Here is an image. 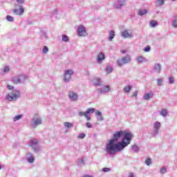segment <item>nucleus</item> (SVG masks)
Instances as JSON below:
<instances>
[{"label":"nucleus","instance_id":"4468645a","mask_svg":"<svg viewBox=\"0 0 177 177\" xmlns=\"http://www.w3.org/2000/svg\"><path fill=\"white\" fill-rule=\"evenodd\" d=\"M26 160L29 164H32L34 161H35V158H34V155H32V153L28 152L26 154Z\"/></svg>","mask_w":177,"mask_h":177},{"label":"nucleus","instance_id":"49530a36","mask_svg":"<svg viewBox=\"0 0 177 177\" xmlns=\"http://www.w3.org/2000/svg\"><path fill=\"white\" fill-rule=\"evenodd\" d=\"M86 127L87 128H92V124H91V122H87L86 123Z\"/></svg>","mask_w":177,"mask_h":177},{"label":"nucleus","instance_id":"39448f33","mask_svg":"<svg viewBox=\"0 0 177 177\" xmlns=\"http://www.w3.org/2000/svg\"><path fill=\"white\" fill-rule=\"evenodd\" d=\"M41 124H42V118H41L38 115H35L30 122V125L33 129H35L37 127Z\"/></svg>","mask_w":177,"mask_h":177},{"label":"nucleus","instance_id":"f704fd0d","mask_svg":"<svg viewBox=\"0 0 177 177\" xmlns=\"http://www.w3.org/2000/svg\"><path fill=\"white\" fill-rule=\"evenodd\" d=\"M23 118V115H18L13 118L14 122H16V121H19V120H21Z\"/></svg>","mask_w":177,"mask_h":177},{"label":"nucleus","instance_id":"864d4df0","mask_svg":"<svg viewBox=\"0 0 177 177\" xmlns=\"http://www.w3.org/2000/svg\"><path fill=\"white\" fill-rule=\"evenodd\" d=\"M54 15H57V10H54Z\"/></svg>","mask_w":177,"mask_h":177},{"label":"nucleus","instance_id":"c03bdc74","mask_svg":"<svg viewBox=\"0 0 177 177\" xmlns=\"http://www.w3.org/2000/svg\"><path fill=\"white\" fill-rule=\"evenodd\" d=\"M111 169L109 167H104L102 168V172H110Z\"/></svg>","mask_w":177,"mask_h":177},{"label":"nucleus","instance_id":"5fc2aeb1","mask_svg":"<svg viewBox=\"0 0 177 177\" xmlns=\"http://www.w3.org/2000/svg\"><path fill=\"white\" fill-rule=\"evenodd\" d=\"M84 177H93L92 176H84Z\"/></svg>","mask_w":177,"mask_h":177},{"label":"nucleus","instance_id":"58836bf2","mask_svg":"<svg viewBox=\"0 0 177 177\" xmlns=\"http://www.w3.org/2000/svg\"><path fill=\"white\" fill-rule=\"evenodd\" d=\"M145 164H146V165H148V167H149V165H151V159L150 158H147L145 160Z\"/></svg>","mask_w":177,"mask_h":177},{"label":"nucleus","instance_id":"c756f323","mask_svg":"<svg viewBox=\"0 0 177 177\" xmlns=\"http://www.w3.org/2000/svg\"><path fill=\"white\" fill-rule=\"evenodd\" d=\"M156 81L158 86H162L164 85V78H158Z\"/></svg>","mask_w":177,"mask_h":177},{"label":"nucleus","instance_id":"2f4dec72","mask_svg":"<svg viewBox=\"0 0 177 177\" xmlns=\"http://www.w3.org/2000/svg\"><path fill=\"white\" fill-rule=\"evenodd\" d=\"M77 165L79 167H84L85 165V162L84 161V158L79 159L77 161Z\"/></svg>","mask_w":177,"mask_h":177},{"label":"nucleus","instance_id":"7c9ffc66","mask_svg":"<svg viewBox=\"0 0 177 177\" xmlns=\"http://www.w3.org/2000/svg\"><path fill=\"white\" fill-rule=\"evenodd\" d=\"M131 150H132V151H133V153H138V151H139V150H140L139 146H138L137 145H132Z\"/></svg>","mask_w":177,"mask_h":177},{"label":"nucleus","instance_id":"c85d7f7f","mask_svg":"<svg viewBox=\"0 0 177 177\" xmlns=\"http://www.w3.org/2000/svg\"><path fill=\"white\" fill-rule=\"evenodd\" d=\"M157 26H158V23L157 22V21L152 20L149 22V26L152 28L157 27Z\"/></svg>","mask_w":177,"mask_h":177},{"label":"nucleus","instance_id":"72a5a7b5","mask_svg":"<svg viewBox=\"0 0 177 177\" xmlns=\"http://www.w3.org/2000/svg\"><path fill=\"white\" fill-rule=\"evenodd\" d=\"M62 41L63 42H68V41H70V38L66 35H62Z\"/></svg>","mask_w":177,"mask_h":177},{"label":"nucleus","instance_id":"dca6fc26","mask_svg":"<svg viewBox=\"0 0 177 177\" xmlns=\"http://www.w3.org/2000/svg\"><path fill=\"white\" fill-rule=\"evenodd\" d=\"M162 68V67L161 66V64H159V63L155 64L153 66V71L156 74H160V73H161Z\"/></svg>","mask_w":177,"mask_h":177},{"label":"nucleus","instance_id":"5701e85b","mask_svg":"<svg viewBox=\"0 0 177 177\" xmlns=\"http://www.w3.org/2000/svg\"><path fill=\"white\" fill-rule=\"evenodd\" d=\"M147 59L143 56L137 57V62L139 64L146 63Z\"/></svg>","mask_w":177,"mask_h":177},{"label":"nucleus","instance_id":"bb28decb","mask_svg":"<svg viewBox=\"0 0 177 177\" xmlns=\"http://www.w3.org/2000/svg\"><path fill=\"white\" fill-rule=\"evenodd\" d=\"M105 71L106 74H111V73H113V66L110 65L106 66Z\"/></svg>","mask_w":177,"mask_h":177},{"label":"nucleus","instance_id":"13d9d810","mask_svg":"<svg viewBox=\"0 0 177 177\" xmlns=\"http://www.w3.org/2000/svg\"><path fill=\"white\" fill-rule=\"evenodd\" d=\"M173 2H175L176 0H171Z\"/></svg>","mask_w":177,"mask_h":177},{"label":"nucleus","instance_id":"cd10ccee","mask_svg":"<svg viewBox=\"0 0 177 177\" xmlns=\"http://www.w3.org/2000/svg\"><path fill=\"white\" fill-rule=\"evenodd\" d=\"M64 127L65 128H67V129H70V128H73V127H74V124L68 122H65L64 123Z\"/></svg>","mask_w":177,"mask_h":177},{"label":"nucleus","instance_id":"e433bc0d","mask_svg":"<svg viewBox=\"0 0 177 177\" xmlns=\"http://www.w3.org/2000/svg\"><path fill=\"white\" fill-rule=\"evenodd\" d=\"M42 52L44 55H46V53H48V52H49V48H48V46H44L43 48Z\"/></svg>","mask_w":177,"mask_h":177},{"label":"nucleus","instance_id":"473e14b6","mask_svg":"<svg viewBox=\"0 0 177 177\" xmlns=\"http://www.w3.org/2000/svg\"><path fill=\"white\" fill-rule=\"evenodd\" d=\"M160 114L162 115V117H167V115H168V111H167V109H162L160 112Z\"/></svg>","mask_w":177,"mask_h":177},{"label":"nucleus","instance_id":"f3484780","mask_svg":"<svg viewBox=\"0 0 177 177\" xmlns=\"http://www.w3.org/2000/svg\"><path fill=\"white\" fill-rule=\"evenodd\" d=\"M10 71V67L9 66H6L3 69L0 71V75H6Z\"/></svg>","mask_w":177,"mask_h":177},{"label":"nucleus","instance_id":"f257e3e1","mask_svg":"<svg viewBox=\"0 0 177 177\" xmlns=\"http://www.w3.org/2000/svg\"><path fill=\"white\" fill-rule=\"evenodd\" d=\"M133 136L132 133L122 131H116L113 138L105 145V151L109 156H114L115 153L122 151L125 147L131 145Z\"/></svg>","mask_w":177,"mask_h":177},{"label":"nucleus","instance_id":"20e7f679","mask_svg":"<svg viewBox=\"0 0 177 177\" xmlns=\"http://www.w3.org/2000/svg\"><path fill=\"white\" fill-rule=\"evenodd\" d=\"M19 97H20V91L18 90H12L10 93L7 95L6 99L10 102H15V100H17Z\"/></svg>","mask_w":177,"mask_h":177},{"label":"nucleus","instance_id":"b1692460","mask_svg":"<svg viewBox=\"0 0 177 177\" xmlns=\"http://www.w3.org/2000/svg\"><path fill=\"white\" fill-rule=\"evenodd\" d=\"M149 13V10L147 9H140L138 10V16H145V15H147Z\"/></svg>","mask_w":177,"mask_h":177},{"label":"nucleus","instance_id":"8fccbe9b","mask_svg":"<svg viewBox=\"0 0 177 177\" xmlns=\"http://www.w3.org/2000/svg\"><path fill=\"white\" fill-rule=\"evenodd\" d=\"M7 88L9 89V91H12V89L14 88L13 86L7 85Z\"/></svg>","mask_w":177,"mask_h":177},{"label":"nucleus","instance_id":"a18cd8bd","mask_svg":"<svg viewBox=\"0 0 177 177\" xmlns=\"http://www.w3.org/2000/svg\"><path fill=\"white\" fill-rule=\"evenodd\" d=\"M150 46H147L145 48H144V51L145 52H150Z\"/></svg>","mask_w":177,"mask_h":177},{"label":"nucleus","instance_id":"f8f14e48","mask_svg":"<svg viewBox=\"0 0 177 177\" xmlns=\"http://www.w3.org/2000/svg\"><path fill=\"white\" fill-rule=\"evenodd\" d=\"M77 32L79 37H86V35H88V33L86 32V29L85 28V26L82 25H80L78 26Z\"/></svg>","mask_w":177,"mask_h":177},{"label":"nucleus","instance_id":"a878e982","mask_svg":"<svg viewBox=\"0 0 177 177\" xmlns=\"http://www.w3.org/2000/svg\"><path fill=\"white\" fill-rule=\"evenodd\" d=\"M114 37H115V33L114 30H110L109 38H108L109 41H113V39H114Z\"/></svg>","mask_w":177,"mask_h":177},{"label":"nucleus","instance_id":"f03ea898","mask_svg":"<svg viewBox=\"0 0 177 177\" xmlns=\"http://www.w3.org/2000/svg\"><path fill=\"white\" fill-rule=\"evenodd\" d=\"M132 62V57L131 55H127L122 58H119L116 63L119 67H122V66H125V64H129Z\"/></svg>","mask_w":177,"mask_h":177},{"label":"nucleus","instance_id":"3c124183","mask_svg":"<svg viewBox=\"0 0 177 177\" xmlns=\"http://www.w3.org/2000/svg\"><path fill=\"white\" fill-rule=\"evenodd\" d=\"M128 177H135V174L133 173H129Z\"/></svg>","mask_w":177,"mask_h":177},{"label":"nucleus","instance_id":"603ef678","mask_svg":"<svg viewBox=\"0 0 177 177\" xmlns=\"http://www.w3.org/2000/svg\"><path fill=\"white\" fill-rule=\"evenodd\" d=\"M136 96H138V91H136L133 93V97H136Z\"/></svg>","mask_w":177,"mask_h":177},{"label":"nucleus","instance_id":"de8ad7c7","mask_svg":"<svg viewBox=\"0 0 177 177\" xmlns=\"http://www.w3.org/2000/svg\"><path fill=\"white\" fill-rule=\"evenodd\" d=\"M95 115H97V117L102 116V112L97 111L95 113Z\"/></svg>","mask_w":177,"mask_h":177},{"label":"nucleus","instance_id":"ddd939ff","mask_svg":"<svg viewBox=\"0 0 177 177\" xmlns=\"http://www.w3.org/2000/svg\"><path fill=\"white\" fill-rule=\"evenodd\" d=\"M110 86L106 85V86H101L100 88H97L96 91L97 92H100V93L103 94V93H107L110 92Z\"/></svg>","mask_w":177,"mask_h":177},{"label":"nucleus","instance_id":"6ab92c4d","mask_svg":"<svg viewBox=\"0 0 177 177\" xmlns=\"http://www.w3.org/2000/svg\"><path fill=\"white\" fill-rule=\"evenodd\" d=\"M154 96V93H153V92H149L148 93H145L143 96V99L144 100H147L149 101L150 100V99H152V97H153Z\"/></svg>","mask_w":177,"mask_h":177},{"label":"nucleus","instance_id":"09e8293b","mask_svg":"<svg viewBox=\"0 0 177 177\" xmlns=\"http://www.w3.org/2000/svg\"><path fill=\"white\" fill-rule=\"evenodd\" d=\"M97 121H103V115L97 116Z\"/></svg>","mask_w":177,"mask_h":177},{"label":"nucleus","instance_id":"c9c22d12","mask_svg":"<svg viewBox=\"0 0 177 177\" xmlns=\"http://www.w3.org/2000/svg\"><path fill=\"white\" fill-rule=\"evenodd\" d=\"M168 82L169 84H175V77L172 76L169 77Z\"/></svg>","mask_w":177,"mask_h":177},{"label":"nucleus","instance_id":"4be33fe9","mask_svg":"<svg viewBox=\"0 0 177 177\" xmlns=\"http://www.w3.org/2000/svg\"><path fill=\"white\" fill-rule=\"evenodd\" d=\"M92 84L94 86H100V78L96 77L92 80Z\"/></svg>","mask_w":177,"mask_h":177},{"label":"nucleus","instance_id":"37998d69","mask_svg":"<svg viewBox=\"0 0 177 177\" xmlns=\"http://www.w3.org/2000/svg\"><path fill=\"white\" fill-rule=\"evenodd\" d=\"M85 136H86V135H85V133H80L78 135L77 138H78V139H84V138H85Z\"/></svg>","mask_w":177,"mask_h":177},{"label":"nucleus","instance_id":"0eeeda50","mask_svg":"<svg viewBox=\"0 0 177 177\" xmlns=\"http://www.w3.org/2000/svg\"><path fill=\"white\" fill-rule=\"evenodd\" d=\"M38 143V140L35 138L29 142V146L32 149L35 153H39L41 151V146H39Z\"/></svg>","mask_w":177,"mask_h":177},{"label":"nucleus","instance_id":"9b49d317","mask_svg":"<svg viewBox=\"0 0 177 177\" xmlns=\"http://www.w3.org/2000/svg\"><path fill=\"white\" fill-rule=\"evenodd\" d=\"M68 97L71 102H77L78 101V93L73 90H70L68 92Z\"/></svg>","mask_w":177,"mask_h":177},{"label":"nucleus","instance_id":"9d476101","mask_svg":"<svg viewBox=\"0 0 177 177\" xmlns=\"http://www.w3.org/2000/svg\"><path fill=\"white\" fill-rule=\"evenodd\" d=\"M15 9L12 10V13L16 16H23L24 13V8L23 6H19L17 8V4H15Z\"/></svg>","mask_w":177,"mask_h":177},{"label":"nucleus","instance_id":"2eb2a0df","mask_svg":"<svg viewBox=\"0 0 177 177\" xmlns=\"http://www.w3.org/2000/svg\"><path fill=\"white\" fill-rule=\"evenodd\" d=\"M125 5V0H118L115 4L114 6L116 9H120V8H122Z\"/></svg>","mask_w":177,"mask_h":177},{"label":"nucleus","instance_id":"4d7b16f0","mask_svg":"<svg viewBox=\"0 0 177 177\" xmlns=\"http://www.w3.org/2000/svg\"><path fill=\"white\" fill-rule=\"evenodd\" d=\"M0 169H2V166L0 165Z\"/></svg>","mask_w":177,"mask_h":177},{"label":"nucleus","instance_id":"aec40b11","mask_svg":"<svg viewBox=\"0 0 177 177\" xmlns=\"http://www.w3.org/2000/svg\"><path fill=\"white\" fill-rule=\"evenodd\" d=\"M97 59L98 64L102 63V62H103V60L106 59V57H104V53H103L102 52H100L98 54Z\"/></svg>","mask_w":177,"mask_h":177},{"label":"nucleus","instance_id":"7ed1b4c3","mask_svg":"<svg viewBox=\"0 0 177 177\" xmlns=\"http://www.w3.org/2000/svg\"><path fill=\"white\" fill-rule=\"evenodd\" d=\"M27 80H28V76L26 75H18L17 76H14L12 78V82L13 84H24V82H26V81H27Z\"/></svg>","mask_w":177,"mask_h":177},{"label":"nucleus","instance_id":"412c9836","mask_svg":"<svg viewBox=\"0 0 177 177\" xmlns=\"http://www.w3.org/2000/svg\"><path fill=\"white\" fill-rule=\"evenodd\" d=\"M171 26L174 28H177V14L173 16Z\"/></svg>","mask_w":177,"mask_h":177},{"label":"nucleus","instance_id":"ea45409f","mask_svg":"<svg viewBox=\"0 0 177 177\" xmlns=\"http://www.w3.org/2000/svg\"><path fill=\"white\" fill-rule=\"evenodd\" d=\"M16 2L17 3V5L21 6L23 4H24V3L26 2V0H16Z\"/></svg>","mask_w":177,"mask_h":177},{"label":"nucleus","instance_id":"423d86ee","mask_svg":"<svg viewBox=\"0 0 177 177\" xmlns=\"http://www.w3.org/2000/svg\"><path fill=\"white\" fill-rule=\"evenodd\" d=\"M93 113H95V109L89 108L85 112L79 111L78 115L79 117H85L87 121H91V114H93Z\"/></svg>","mask_w":177,"mask_h":177},{"label":"nucleus","instance_id":"a19ab883","mask_svg":"<svg viewBox=\"0 0 177 177\" xmlns=\"http://www.w3.org/2000/svg\"><path fill=\"white\" fill-rule=\"evenodd\" d=\"M160 173L162 174V175H164V174H167V169L165 167H162L160 169Z\"/></svg>","mask_w":177,"mask_h":177},{"label":"nucleus","instance_id":"6e6d98bb","mask_svg":"<svg viewBox=\"0 0 177 177\" xmlns=\"http://www.w3.org/2000/svg\"><path fill=\"white\" fill-rule=\"evenodd\" d=\"M122 53H125V50L122 51Z\"/></svg>","mask_w":177,"mask_h":177},{"label":"nucleus","instance_id":"6e6552de","mask_svg":"<svg viewBox=\"0 0 177 177\" xmlns=\"http://www.w3.org/2000/svg\"><path fill=\"white\" fill-rule=\"evenodd\" d=\"M74 75V71L72 69H68L64 71L63 75V81L64 82H70L71 81V77Z\"/></svg>","mask_w":177,"mask_h":177},{"label":"nucleus","instance_id":"1a4fd4ad","mask_svg":"<svg viewBox=\"0 0 177 177\" xmlns=\"http://www.w3.org/2000/svg\"><path fill=\"white\" fill-rule=\"evenodd\" d=\"M152 128H153V136H157V135L160 132V129H161V122H160L158 121H156L152 124Z\"/></svg>","mask_w":177,"mask_h":177},{"label":"nucleus","instance_id":"4c0bfd02","mask_svg":"<svg viewBox=\"0 0 177 177\" xmlns=\"http://www.w3.org/2000/svg\"><path fill=\"white\" fill-rule=\"evenodd\" d=\"M6 19L8 20V21H11V22L15 21V18H13V17L10 15H7Z\"/></svg>","mask_w":177,"mask_h":177},{"label":"nucleus","instance_id":"a211bd4d","mask_svg":"<svg viewBox=\"0 0 177 177\" xmlns=\"http://www.w3.org/2000/svg\"><path fill=\"white\" fill-rule=\"evenodd\" d=\"M122 37L123 38H132V33H131L129 30H125L122 32Z\"/></svg>","mask_w":177,"mask_h":177},{"label":"nucleus","instance_id":"79ce46f5","mask_svg":"<svg viewBox=\"0 0 177 177\" xmlns=\"http://www.w3.org/2000/svg\"><path fill=\"white\" fill-rule=\"evenodd\" d=\"M41 38H44V39H48V34H46V32H42Z\"/></svg>","mask_w":177,"mask_h":177},{"label":"nucleus","instance_id":"393cba45","mask_svg":"<svg viewBox=\"0 0 177 177\" xmlns=\"http://www.w3.org/2000/svg\"><path fill=\"white\" fill-rule=\"evenodd\" d=\"M131 90H132V86L131 85L125 86L123 88V92H124V93H129V92H131Z\"/></svg>","mask_w":177,"mask_h":177}]
</instances>
